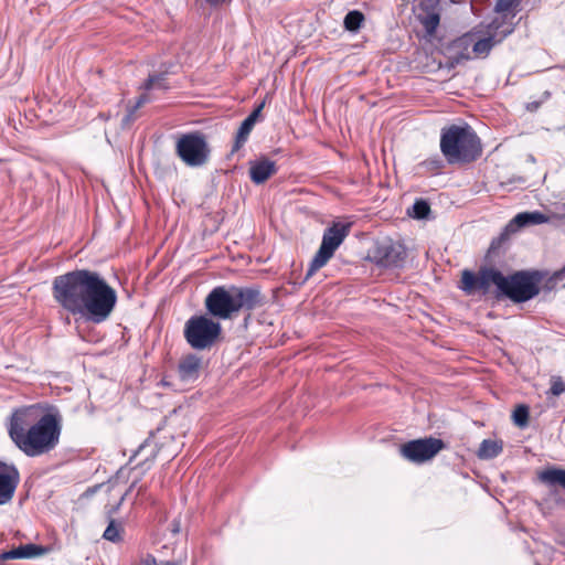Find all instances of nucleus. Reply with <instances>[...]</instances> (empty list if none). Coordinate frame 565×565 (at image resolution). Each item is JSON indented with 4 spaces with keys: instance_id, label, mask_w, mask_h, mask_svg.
I'll use <instances>...</instances> for the list:
<instances>
[{
    "instance_id": "nucleus-16",
    "label": "nucleus",
    "mask_w": 565,
    "mask_h": 565,
    "mask_svg": "<svg viewBox=\"0 0 565 565\" xmlns=\"http://www.w3.org/2000/svg\"><path fill=\"white\" fill-rule=\"evenodd\" d=\"M168 88H169V86L166 83L164 74L150 75L148 77V79L146 81V83L143 84V89L146 90V93L140 95V97L137 99L136 104L128 109V114L124 117L122 122L129 124L130 121H132L136 110L138 108H140L141 106H143L146 103L150 102V96H149L148 92L153 90V89L166 90Z\"/></svg>"
},
{
    "instance_id": "nucleus-14",
    "label": "nucleus",
    "mask_w": 565,
    "mask_h": 565,
    "mask_svg": "<svg viewBox=\"0 0 565 565\" xmlns=\"http://www.w3.org/2000/svg\"><path fill=\"white\" fill-rule=\"evenodd\" d=\"M548 214H516L509 224L504 227L503 232L491 242L489 252L495 253L502 244L509 241L510 236L516 233L520 228L537 225L550 222Z\"/></svg>"
},
{
    "instance_id": "nucleus-13",
    "label": "nucleus",
    "mask_w": 565,
    "mask_h": 565,
    "mask_svg": "<svg viewBox=\"0 0 565 565\" xmlns=\"http://www.w3.org/2000/svg\"><path fill=\"white\" fill-rule=\"evenodd\" d=\"M235 315L239 311L252 312L266 303V296L258 286L238 287L231 285Z\"/></svg>"
},
{
    "instance_id": "nucleus-10",
    "label": "nucleus",
    "mask_w": 565,
    "mask_h": 565,
    "mask_svg": "<svg viewBox=\"0 0 565 565\" xmlns=\"http://www.w3.org/2000/svg\"><path fill=\"white\" fill-rule=\"evenodd\" d=\"M445 447L441 439L430 436L403 444L399 447V455L412 463L423 465L435 458Z\"/></svg>"
},
{
    "instance_id": "nucleus-28",
    "label": "nucleus",
    "mask_w": 565,
    "mask_h": 565,
    "mask_svg": "<svg viewBox=\"0 0 565 565\" xmlns=\"http://www.w3.org/2000/svg\"><path fill=\"white\" fill-rule=\"evenodd\" d=\"M22 558H33L42 555L43 548L35 544H25L19 546Z\"/></svg>"
},
{
    "instance_id": "nucleus-7",
    "label": "nucleus",
    "mask_w": 565,
    "mask_h": 565,
    "mask_svg": "<svg viewBox=\"0 0 565 565\" xmlns=\"http://www.w3.org/2000/svg\"><path fill=\"white\" fill-rule=\"evenodd\" d=\"M175 153L188 167L204 166L211 154L206 137L199 131L181 135L175 143Z\"/></svg>"
},
{
    "instance_id": "nucleus-17",
    "label": "nucleus",
    "mask_w": 565,
    "mask_h": 565,
    "mask_svg": "<svg viewBox=\"0 0 565 565\" xmlns=\"http://www.w3.org/2000/svg\"><path fill=\"white\" fill-rule=\"evenodd\" d=\"M202 367V359L190 353L183 356L178 365V374L182 382L192 383L199 379Z\"/></svg>"
},
{
    "instance_id": "nucleus-22",
    "label": "nucleus",
    "mask_w": 565,
    "mask_h": 565,
    "mask_svg": "<svg viewBox=\"0 0 565 565\" xmlns=\"http://www.w3.org/2000/svg\"><path fill=\"white\" fill-rule=\"evenodd\" d=\"M158 454V447L152 437L147 438L136 450L134 457L143 456L142 465L152 462Z\"/></svg>"
},
{
    "instance_id": "nucleus-40",
    "label": "nucleus",
    "mask_w": 565,
    "mask_h": 565,
    "mask_svg": "<svg viewBox=\"0 0 565 565\" xmlns=\"http://www.w3.org/2000/svg\"><path fill=\"white\" fill-rule=\"evenodd\" d=\"M162 565H179V564L175 562H164Z\"/></svg>"
},
{
    "instance_id": "nucleus-33",
    "label": "nucleus",
    "mask_w": 565,
    "mask_h": 565,
    "mask_svg": "<svg viewBox=\"0 0 565 565\" xmlns=\"http://www.w3.org/2000/svg\"><path fill=\"white\" fill-rule=\"evenodd\" d=\"M21 555L19 546L10 551L2 552L0 553V563L9 559H20L22 558Z\"/></svg>"
},
{
    "instance_id": "nucleus-11",
    "label": "nucleus",
    "mask_w": 565,
    "mask_h": 565,
    "mask_svg": "<svg viewBox=\"0 0 565 565\" xmlns=\"http://www.w3.org/2000/svg\"><path fill=\"white\" fill-rule=\"evenodd\" d=\"M406 248L390 238L377 241L369 253V258L382 267H401L406 258Z\"/></svg>"
},
{
    "instance_id": "nucleus-30",
    "label": "nucleus",
    "mask_w": 565,
    "mask_h": 565,
    "mask_svg": "<svg viewBox=\"0 0 565 565\" xmlns=\"http://www.w3.org/2000/svg\"><path fill=\"white\" fill-rule=\"evenodd\" d=\"M520 3V0H498L495 10L498 12H508Z\"/></svg>"
},
{
    "instance_id": "nucleus-37",
    "label": "nucleus",
    "mask_w": 565,
    "mask_h": 565,
    "mask_svg": "<svg viewBox=\"0 0 565 565\" xmlns=\"http://www.w3.org/2000/svg\"><path fill=\"white\" fill-rule=\"evenodd\" d=\"M409 216H412L413 218H416V220H430L433 218V214H408Z\"/></svg>"
},
{
    "instance_id": "nucleus-36",
    "label": "nucleus",
    "mask_w": 565,
    "mask_h": 565,
    "mask_svg": "<svg viewBox=\"0 0 565 565\" xmlns=\"http://www.w3.org/2000/svg\"><path fill=\"white\" fill-rule=\"evenodd\" d=\"M540 106H541V103H540V102H532V103H529V104L526 105V109H527L529 111H535V110H537V109H539V107H540Z\"/></svg>"
},
{
    "instance_id": "nucleus-5",
    "label": "nucleus",
    "mask_w": 565,
    "mask_h": 565,
    "mask_svg": "<svg viewBox=\"0 0 565 565\" xmlns=\"http://www.w3.org/2000/svg\"><path fill=\"white\" fill-rule=\"evenodd\" d=\"M543 278L541 271L520 270L505 277L500 296H504L515 303L525 302L540 294V282Z\"/></svg>"
},
{
    "instance_id": "nucleus-21",
    "label": "nucleus",
    "mask_w": 565,
    "mask_h": 565,
    "mask_svg": "<svg viewBox=\"0 0 565 565\" xmlns=\"http://www.w3.org/2000/svg\"><path fill=\"white\" fill-rule=\"evenodd\" d=\"M540 479L548 486H559L565 489V469L550 468L541 472Z\"/></svg>"
},
{
    "instance_id": "nucleus-25",
    "label": "nucleus",
    "mask_w": 565,
    "mask_h": 565,
    "mask_svg": "<svg viewBox=\"0 0 565 565\" xmlns=\"http://www.w3.org/2000/svg\"><path fill=\"white\" fill-rule=\"evenodd\" d=\"M364 22V14L361 11L352 10L344 17V28L348 31L356 32Z\"/></svg>"
},
{
    "instance_id": "nucleus-6",
    "label": "nucleus",
    "mask_w": 565,
    "mask_h": 565,
    "mask_svg": "<svg viewBox=\"0 0 565 565\" xmlns=\"http://www.w3.org/2000/svg\"><path fill=\"white\" fill-rule=\"evenodd\" d=\"M351 226V222L337 221L324 230L321 245L309 265L307 278L322 268L332 258L335 250L350 234Z\"/></svg>"
},
{
    "instance_id": "nucleus-20",
    "label": "nucleus",
    "mask_w": 565,
    "mask_h": 565,
    "mask_svg": "<svg viewBox=\"0 0 565 565\" xmlns=\"http://www.w3.org/2000/svg\"><path fill=\"white\" fill-rule=\"evenodd\" d=\"M503 450V443L493 439H484L478 449V457L483 460L498 457Z\"/></svg>"
},
{
    "instance_id": "nucleus-34",
    "label": "nucleus",
    "mask_w": 565,
    "mask_h": 565,
    "mask_svg": "<svg viewBox=\"0 0 565 565\" xmlns=\"http://www.w3.org/2000/svg\"><path fill=\"white\" fill-rule=\"evenodd\" d=\"M265 106V100L259 103L256 108L246 117L247 120H249L252 124H256L258 118L260 117L262 110Z\"/></svg>"
},
{
    "instance_id": "nucleus-41",
    "label": "nucleus",
    "mask_w": 565,
    "mask_h": 565,
    "mask_svg": "<svg viewBox=\"0 0 565 565\" xmlns=\"http://www.w3.org/2000/svg\"><path fill=\"white\" fill-rule=\"evenodd\" d=\"M545 97L547 98L550 96V93L548 92H545L544 93Z\"/></svg>"
},
{
    "instance_id": "nucleus-2",
    "label": "nucleus",
    "mask_w": 565,
    "mask_h": 565,
    "mask_svg": "<svg viewBox=\"0 0 565 565\" xmlns=\"http://www.w3.org/2000/svg\"><path fill=\"white\" fill-rule=\"evenodd\" d=\"M62 420L60 411L54 406H23L11 414L8 434L24 455L38 457L56 448L62 433Z\"/></svg>"
},
{
    "instance_id": "nucleus-32",
    "label": "nucleus",
    "mask_w": 565,
    "mask_h": 565,
    "mask_svg": "<svg viewBox=\"0 0 565 565\" xmlns=\"http://www.w3.org/2000/svg\"><path fill=\"white\" fill-rule=\"evenodd\" d=\"M565 277V266L561 269V270H557L553 274L552 277H550V279L546 281V288L547 289H553L555 288L556 284L561 280H563Z\"/></svg>"
},
{
    "instance_id": "nucleus-39",
    "label": "nucleus",
    "mask_w": 565,
    "mask_h": 565,
    "mask_svg": "<svg viewBox=\"0 0 565 565\" xmlns=\"http://www.w3.org/2000/svg\"><path fill=\"white\" fill-rule=\"evenodd\" d=\"M136 482H132L131 486L129 487V489L126 491V493L120 498L119 500V503L118 505H120L122 503V501L125 500L126 495L128 494V492L135 487Z\"/></svg>"
},
{
    "instance_id": "nucleus-18",
    "label": "nucleus",
    "mask_w": 565,
    "mask_h": 565,
    "mask_svg": "<svg viewBox=\"0 0 565 565\" xmlns=\"http://www.w3.org/2000/svg\"><path fill=\"white\" fill-rule=\"evenodd\" d=\"M277 171L275 161L267 158L250 163L249 177L256 184H262Z\"/></svg>"
},
{
    "instance_id": "nucleus-8",
    "label": "nucleus",
    "mask_w": 565,
    "mask_h": 565,
    "mask_svg": "<svg viewBox=\"0 0 565 565\" xmlns=\"http://www.w3.org/2000/svg\"><path fill=\"white\" fill-rule=\"evenodd\" d=\"M489 28L490 32L487 38L477 39L475 33H467L457 39L452 44V49L456 50L458 54L457 60H469L471 58V53L478 57L487 56L497 43H500L512 32V29L509 26L499 39H495V34H492L491 30L498 29L499 24H497V21H493Z\"/></svg>"
},
{
    "instance_id": "nucleus-31",
    "label": "nucleus",
    "mask_w": 565,
    "mask_h": 565,
    "mask_svg": "<svg viewBox=\"0 0 565 565\" xmlns=\"http://www.w3.org/2000/svg\"><path fill=\"white\" fill-rule=\"evenodd\" d=\"M565 392V383L561 377H553L551 383L550 393L554 396H558Z\"/></svg>"
},
{
    "instance_id": "nucleus-35",
    "label": "nucleus",
    "mask_w": 565,
    "mask_h": 565,
    "mask_svg": "<svg viewBox=\"0 0 565 565\" xmlns=\"http://www.w3.org/2000/svg\"><path fill=\"white\" fill-rule=\"evenodd\" d=\"M140 565H157V562L152 555H147L143 559H141Z\"/></svg>"
},
{
    "instance_id": "nucleus-38",
    "label": "nucleus",
    "mask_w": 565,
    "mask_h": 565,
    "mask_svg": "<svg viewBox=\"0 0 565 565\" xmlns=\"http://www.w3.org/2000/svg\"><path fill=\"white\" fill-rule=\"evenodd\" d=\"M211 7H217L223 4L226 0H205Z\"/></svg>"
},
{
    "instance_id": "nucleus-23",
    "label": "nucleus",
    "mask_w": 565,
    "mask_h": 565,
    "mask_svg": "<svg viewBox=\"0 0 565 565\" xmlns=\"http://www.w3.org/2000/svg\"><path fill=\"white\" fill-rule=\"evenodd\" d=\"M254 126L255 125L252 124L246 118L243 120V122L241 124V126L237 130V134L235 137V142L232 148V152L238 151L243 147V145L247 141L249 134L253 130Z\"/></svg>"
},
{
    "instance_id": "nucleus-24",
    "label": "nucleus",
    "mask_w": 565,
    "mask_h": 565,
    "mask_svg": "<svg viewBox=\"0 0 565 565\" xmlns=\"http://www.w3.org/2000/svg\"><path fill=\"white\" fill-rule=\"evenodd\" d=\"M122 532H124L122 524L110 518L109 523H108L106 530L104 531L103 537L106 541H109L113 543H118V542L122 541Z\"/></svg>"
},
{
    "instance_id": "nucleus-1",
    "label": "nucleus",
    "mask_w": 565,
    "mask_h": 565,
    "mask_svg": "<svg viewBox=\"0 0 565 565\" xmlns=\"http://www.w3.org/2000/svg\"><path fill=\"white\" fill-rule=\"evenodd\" d=\"M54 300L68 313L94 323L106 321L117 302L116 290L97 271L75 269L54 278Z\"/></svg>"
},
{
    "instance_id": "nucleus-12",
    "label": "nucleus",
    "mask_w": 565,
    "mask_h": 565,
    "mask_svg": "<svg viewBox=\"0 0 565 565\" xmlns=\"http://www.w3.org/2000/svg\"><path fill=\"white\" fill-rule=\"evenodd\" d=\"M207 312L217 319H233L235 315L231 286H217L213 288L204 300Z\"/></svg>"
},
{
    "instance_id": "nucleus-27",
    "label": "nucleus",
    "mask_w": 565,
    "mask_h": 565,
    "mask_svg": "<svg viewBox=\"0 0 565 565\" xmlns=\"http://www.w3.org/2000/svg\"><path fill=\"white\" fill-rule=\"evenodd\" d=\"M419 167L424 169L426 172L437 174L444 168V161L438 156H435L420 162Z\"/></svg>"
},
{
    "instance_id": "nucleus-15",
    "label": "nucleus",
    "mask_w": 565,
    "mask_h": 565,
    "mask_svg": "<svg viewBox=\"0 0 565 565\" xmlns=\"http://www.w3.org/2000/svg\"><path fill=\"white\" fill-rule=\"evenodd\" d=\"M20 482V473L14 465L0 460V505L9 503Z\"/></svg>"
},
{
    "instance_id": "nucleus-9",
    "label": "nucleus",
    "mask_w": 565,
    "mask_h": 565,
    "mask_svg": "<svg viewBox=\"0 0 565 565\" xmlns=\"http://www.w3.org/2000/svg\"><path fill=\"white\" fill-rule=\"evenodd\" d=\"M503 281V274L494 268L483 267L477 274L466 269L461 274L459 288L467 295H473L477 291L487 295L490 287L494 285L498 289V296H500Z\"/></svg>"
},
{
    "instance_id": "nucleus-3",
    "label": "nucleus",
    "mask_w": 565,
    "mask_h": 565,
    "mask_svg": "<svg viewBox=\"0 0 565 565\" xmlns=\"http://www.w3.org/2000/svg\"><path fill=\"white\" fill-rule=\"evenodd\" d=\"M440 151L449 164H467L482 154V145L469 125H451L441 130Z\"/></svg>"
},
{
    "instance_id": "nucleus-29",
    "label": "nucleus",
    "mask_w": 565,
    "mask_h": 565,
    "mask_svg": "<svg viewBox=\"0 0 565 565\" xmlns=\"http://www.w3.org/2000/svg\"><path fill=\"white\" fill-rule=\"evenodd\" d=\"M406 212H430L429 202L426 199H416L412 207H408Z\"/></svg>"
},
{
    "instance_id": "nucleus-19",
    "label": "nucleus",
    "mask_w": 565,
    "mask_h": 565,
    "mask_svg": "<svg viewBox=\"0 0 565 565\" xmlns=\"http://www.w3.org/2000/svg\"><path fill=\"white\" fill-rule=\"evenodd\" d=\"M417 20L420 22L428 35H434L440 22V15L435 7L419 4L416 14Z\"/></svg>"
},
{
    "instance_id": "nucleus-26",
    "label": "nucleus",
    "mask_w": 565,
    "mask_h": 565,
    "mask_svg": "<svg viewBox=\"0 0 565 565\" xmlns=\"http://www.w3.org/2000/svg\"><path fill=\"white\" fill-rule=\"evenodd\" d=\"M529 407L526 405H519L512 414L513 423L518 427H525L529 424Z\"/></svg>"
},
{
    "instance_id": "nucleus-4",
    "label": "nucleus",
    "mask_w": 565,
    "mask_h": 565,
    "mask_svg": "<svg viewBox=\"0 0 565 565\" xmlns=\"http://www.w3.org/2000/svg\"><path fill=\"white\" fill-rule=\"evenodd\" d=\"M221 334V323L204 315L192 316L185 322L183 330L184 339L194 350L211 349Z\"/></svg>"
}]
</instances>
